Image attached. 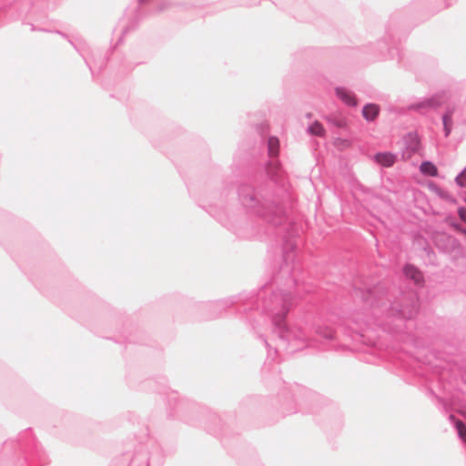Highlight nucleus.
Listing matches in <instances>:
<instances>
[{
	"label": "nucleus",
	"mask_w": 466,
	"mask_h": 466,
	"mask_svg": "<svg viewBox=\"0 0 466 466\" xmlns=\"http://www.w3.org/2000/svg\"><path fill=\"white\" fill-rule=\"evenodd\" d=\"M445 102L444 93H437L431 97L409 105L410 111H415L421 115H426L432 110H436Z\"/></svg>",
	"instance_id": "1"
},
{
	"label": "nucleus",
	"mask_w": 466,
	"mask_h": 466,
	"mask_svg": "<svg viewBox=\"0 0 466 466\" xmlns=\"http://www.w3.org/2000/svg\"><path fill=\"white\" fill-rule=\"evenodd\" d=\"M336 96L348 106L355 107L357 106V98L354 94L342 86L335 88Z\"/></svg>",
	"instance_id": "2"
},
{
	"label": "nucleus",
	"mask_w": 466,
	"mask_h": 466,
	"mask_svg": "<svg viewBox=\"0 0 466 466\" xmlns=\"http://www.w3.org/2000/svg\"><path fill=\"white\" fill-rule=\"evenodd\" d=\"M403 273L407 279L412 280L416 285H421L424 281L422 272L413 265H406Z\"/></svg>",
	"instance_id": "3"
},
{
	"label": "nucleus",
	"mask_w": 466,
	"mask_h": 466,
	"mask_svg": "<svg viewBox=\"0 0 466 466\" xmlns=\"http://www.w3.org/2000/svg\"><path fill=\"white\" fill-rule=\"evenodd\" d=\"M361 113L365 120L374 121L380 114V106L374 103H368L363 106Z\"/></svg>",
	"instance_id": "4"
},
{
	"label": "nucleus",
	"mask_w": 466,
	"mask_h": 466,
	"mask_svg": "<svg viewBox=\"0 0 466 466\" xmlns=\"http://www.w3.org/2000/svg\"><path fill=\"white\" fill-rule=\"evenodd\" d=\"M374 159L380 166L390 167L395 163L396 157L390 152H380L374 156Z\"/></svg>",
	"instance_id": "5"
},
{
	"label": "nucleus",
	"mask_w": 466,
	"mask_h": 466,
	"mask_svg": "<svg viewBox=\"0 0 466 466\" xmlns=\"http://www.w3.org/2000/svg\"><path fill=\"white\" fill-rule=\"evenodd\" d=\"M403 146H420V138L417 131L408 132L402 137Z\"/></svg>",
	"instance_id": "6"
},
{
	"label": "nucleus",
	"mask_w": 466,
	"mask_h": 466,
	"mask_svg": "<svg viewBox=\"0 0 466 466\" xmlns=\"http://www.w3.org/2000/svg\"><path fill=\"white\" fill-rule=\"evenodd\" d=\"M420 171L429 177H437L438 176V168L437 167L430 161H424L420 166Z\"/></svg>",
	"instance_id": "7"
},
{
	"label": "nucleus",
	"mask_w": 466,
	"mask_h": 466,
	"mask_svg": "<svg viewBox=\"0 0 466 466\" xmlns=\"http://www.w3.org/2000/svg\"><path fill=\"white\" fill-rule=\"evenodd\" d=\"M307 131L310 135L318 136V137H321L325 133L322 124L319 121H315L313 124L309 125L307 128Z\"/></svg>",
	"instance_id": "8"
},
{
	"label": "nucleus",
	"mask_w": 466,
	"mask_h": 466,
	"mask_svg": "<svg viewBox=\"0 0 466 466\" xmlns=\"http://www.w3.org/2000/svg\"><path fill=\"white\" fill-rule=\"evenodd\" d=\"M258 133L262 137H266L268 134L269 125L267 121H264L257 126Z\"/></svg>",
	"instance_id": "9"
},
{
	"label": "nucleus",
	"mask_w": 466,
	"mask_h": 466,
	"mask_svg": "<svg viewBox=\"0 0 466 466\" xmlns=\"http://www.w3.org/2000/svg\"><path fill=\"white\" fill-rule=\"evenodd\" d=\"M328 120L338 128H344L346 127V121L343 118L330 116L328 118Z\"/></svg>",
	"instance_id": "10"
},
{
	"label": "nucleus",
	"mask_w": 466,
	"mask_h": 466,
	"mask_svg": "<svg viewBox=\"0 0 466 466\" xmlns=\"http://www.w3.org/2000/svg\"><path fill=\"white\" fill-rule=\"evenodd\" d=\"M452 114L453 110L448 109L441 117L443 126L452 125Z\"/></svg>",
	"instance_id": "11"
},
{
	"label": "nucleus",
	"mask_w": 466,
	"mask_h": 466,
	"mask_svg": "<svg viewBox=\"0 0 466 466\" xmlns=\"http://www.w3.org/2000/svg\"><path fill=\"white\" fill-rule=\"evenodd\" d=\"M456 428L458 430L460 437L466 442V426L462 421L458 420L456 422Z\"/></svg>",
	"instance_id": "12"
},
{
	"label": "nucleus",
	"mask_w": 466,
	"mask_h": 466,
	"mask_svg": "<svg viewBox=\"0 0 466 466\" xmlns=\"http://www.w3.org/2000/svg\"><path fill=\"white\" fill-rule=\"evenodd\" d=\"M255 201V195L253 192H250L248 195H245L243 197V202L246 206L251 207L252 203Z\"/></svg>",
	"instance_id": "13"
},
{
	"label": "nucleus",
	"mask_w": 466,
	"mask_h": 466,
	"mask_svg": "<svg viewBox=\"0 0 466 466\" xmlns=\"http://www.w3.org/2000/svg\"><path fill=\"white\" fill-rule=\"evenodd\" d=\"M456 182L461 187H466V171L462 172L456 177Z\"/></svg>",
	"instance_id": "14"
},
{
	"label": "nucleus",
	"mask_w": 466,
	"mask_h": 466,
	"mask_svg": "<svg viewBox=\"0 0 466 466\" xmlns=\"http://www.w3.org/2000/svg\"><path fill=\"white\" fill-rule=\"evenodd\" d=\"M267 146H279V140L277 137L271 136L268 138Z\"/></svg>",
	"instance_id": "15"
},
{
	"label": "nucleus",
	"mask_w": 466,
	"mask_h": 466,
	"mask_svg": "<svg viewBox=\"0 0 466 466\" xmlns=\"http://www.w3.org/2000/svg\"><path fill=\"white\" fill-rule=\"evenodd\" d=\"M458 214L460 218L466 223V208H460Z\"/></svg>",
	"instance_id": "16"
},
{
	"label": "nucleus",
	"mask_w": 466,
	"mask_h": 466,
	"mask_svg": "<svg viewBox=\"0 0 466 466\" xmlns=\"http://www.w3.org/2000/svg\"><path fill=\"white\" fill-rule=\"evenodd\" d=\"M451 126L452 125L443 126V131H444L445 137H448L451 134Z\"/></svg>",
	"instance_id": "17"
},
{
	"label": "nucleus",
	"mask_w": 466,
	"mask_h": 466,
	"mask_svg": "<svg viewBox=\"0 0 466 466\" xmlns=\"http://www.w3.org/2000/svg\"><path fill=\"white\" fill-rule=\"evenodd\" d=\"M133 28H135V25H127V26H126V27L123 29V33H122V34H123V35H126L129 30L133 29Z\"/></svg>",
	"instance_id": "18"
},
{
	"label": "nucleus",
	"mask_w": 466,
	"mask_h": 466,
	"mask_svg": "<svg viewBox=\"0 0 466 466\" xmlns=\"http://www.w3.org/2000/svg\"><path fill=\"white\" fill-rule=\"evenodd\" d=\"M167 7V5L166 3H162L161 5L158 7V11L165 10Z\"/></svg>",
	"instance_id": "19"
},
{
	"label": "nucleus",
	"mask_w": 466,
	"mask_h": 466,
	"mask_svg": "<svg viewBox=\"0 0 466 466\" xmlns=\"http://www.w3.org/2000/svg\"><path fill=\"white\" fill-rule=\"evenodd\" d=\"M413 315H414L413 312H410L408 314H404V316L407 317V318H411Z\"/></svg>",
	"instance_id": "20"
},
{
	"label": "nucleus",
	"mask_w": 466,
	"mask_h": 466,
	"mask_svg": "<svg viewBox=\"0 0 466 466\" xmlns=\"http://www.w3.org/2000/svg\"><path fill=\"white\" fill-rule=\"evenodd\" d=\"M138 2H139V5H142L146 2V0H138Z\"/></svg>",
	"instance_id": "21"
},
{
	"label": "nucleus",
	"mask_w": 466,
	"mask_h": 466,
	"mask_svg": "<svg viewBox=\"0 0 466 466\" xmlns=\"http://www.w3.org/2000/svg\"><path fill=\"white\" fill-rule=\"evenodd\" d=\"M86 63L87 64V66H89V69L92 71V66L89 65V63L86 60Z\"/></svg>",
	"instance_id": "22"
},
{
	"label": "nucleus",
	"mask_w": 466,
	"mask_h": 466,
	"mask_svg": "<svg viewBox=\"0 0 466 466\" xmlns=\"http://www.w3.org/2000/svg\"><path fill=\"white\" fill-rule=\"evenodd\" d=\"M57 34L63 35V36H66V35H64L63 33H61L60 31H56Z\"/></svg>",
	"instance_id": "23"
},
{
	"label": "nucleus",
	"mask_w": 466,
	"mask_h": 466,
	"mask_svg": "<svg viewBox=\"0 0 466 466\" xmlns=\"http://www.w3.org/2000/svg\"><path fill=\"white\" fill-rule=\"evenodd\" d=\"M462 232H463V234L466 236V229H464Z\"/></svg>",
	"instance_id": "24"
}]
</instances>
